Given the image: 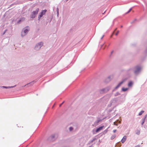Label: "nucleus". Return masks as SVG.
Listing matches in <instances>:
<instances>
[{"mask_svg":"<svg viewBox=\"0 0 147 147\" xmlns=\"http://www.w3.org/2000/svg\"><path fill=\"white\" fill-rule=\"evenodd\" d=\"M29 30V28L28 26H27L24 28L21 32V35L22 36H25L28 33Z\"/></svg>","mask_w":147,"mask_h":147,"instance_id":"obj_1","label":"nucleus"},{"mask_svg":"<svg viewBox=\"0 0 147 147\" xmlns=\"http://www.w3.org/2000/svg\"><path fill=\"white\" fill-rule=\"evenodd\" d=\"M39 8H37L35 11H34L32 12L30 15V17L32 18H35L36 15L38 14L39 11Z\"/></svg>","mask_w":147,"mask_h":147,"instance_id":"obj_2","label":"nucleus"},{"mask_svg":"<svg viewBox=\"0 0 147 147\" xmlns=\"http://www.w3.org/2000/svg\"><path fill=\"white\" fill-rule=\"evenodd\" d=\"M43 45V43L42 42H40L36 45L35 47V49L36 50L39 49Z\"/></svg>","mask_w":147,"mask_h":147,"instance_id":"obj_3","label":"nucleus"},{"mask_svg":"<svg viewBox=\"0 0 147 147\" xmlns=\"http://www.w3.org/2000/svg\"><path fill=\"white\" fill-rule=\"evenodd\" d=\"M47 11V10L45 9L42 11V12L40 13L38 16V19H40L43 16L45 15Z\"/></svg>","mask_w":147,"mask_h":147,"instance_id":"obj_4","label":"nucleus"},{"mask_svg":"<svg viewBox=\"0 0 147 147\" xmlns=\"http://www.w3.org/2000/svg\"><path fill=\"white\" fill-rule=\"evenodd\" d=\"M141 69L140 67L138 66L136 67V70L134 71V73L137 74L139 72Z\"/></svg>","mask_w":147,"mask_h":147,"instance_id":"obj_5","label":"nucleus"},{"mask_svg":"<svg viewBox=\"0 0 147 147\" xmlns=\"http://www.w3.org/2000/svg\"><path fill=\"white\" fill-rule=\"evenodd\" d=\"M104 127V126H103L99 127L96 129V132L97 133L99 131H100V130H102L103 128Z\"/></svg>","mask_w":147,"mask_h":147,"instance_id":"obj_6","label":"nucleus"},{"mask_svg":"<svg viewBox=\"0 0 147 147\" xmlns=\"http://www.w3.org/2000/svg\"><path fill=\"white\" fill-rule=\"evenodd\" d=\"M108 90H106L105 89H103L100 91V93H103L106 92L108 91Z\"/></svg>","mask_w":147,"mask_h":147,"instance_id":"obj_7","label":"nucleus"},{"mask_svg":"<svg viewBox=\"0 0 147 147\" xmlns=\"http://www.w3.org/2000/svg\"><path fill=\"white\" fill-rule=\"evenodd\" d=\"M127 139V137L126 136H124L122 139L121 140V142L122 143H123L126 141Z\"/></svg>","mask_w":147,"mask_h":147,"instance_id":"obj_8","label":"nucleus"},{"mask_svg":"<svg viewBox=\"0 0 147 147\" xmlns=\"http://www.w3.org/2000/svg\"><path fill=\"white\" fill-rule=\"evenodd\" d=\"M116 29H117V28H116V29H115L114 32L113 33V35L114 36H117L119 33V31H117L116 32H115V30H116Z\"/></svg>","mask_w":147,"mask_h":147,"instance_id":"obj_9","label":"nucleus"},{"mask_svg":"<svg viewBox=\"0 0 147 147\" xmlns=\"http://www.w3.org/2000/svg\"><path fill=\"white\" fill-rule=\"evenodd\" d=\"M123 82H122L119 83V84L115 87V88L117 89L118 88L121 86V85L123 84Z\"/></svg>","mask_w":147,"mask_h":147,"instance_id":"obj_10","label":"nucleus"},{"mask_svg":"<svg viewBox=\"0 0 147 147\" xmlns=\"http://www.w3.org/2000/svg\"><path fill=\"white\" fill-rule=\"evenodd\" d=\"M133 84V83L132 82H129V83L128 84V86L129 87H130Z\"/></svg>","mask_w":147,"mask_h":147,"instance_id":"obj_11","label":"nucleus"},{"mask_svg":"<svg viewBox=\"0 0 147 147\" xmlns=\"http://www.w3.org/2000/svg\"><path fill=\"white\" fill-rule=\"evenodd\" d=\"M136 133L137 134L139 135L140 133V131L139 130H137L136 131Z\"/></svg>","mask_w":147,"mask_h":147,"instance_id":"obj_12","label":"nucleus"},{"mask_svg":"<svg viewBox=\"0 0 147 147\" xmlns=\"http://www.w3.org/2000/svg\"><path fill=\"white\" fill-rule=\"evenodd\" d=\"M127 88H122V90L123 91H127Z\"/></svg>","mask_w":147,"mask_h":147,"instance_id":"obj_13","label":"nucleus"},{"mask_svg":"<svg viewBox=\"0 0 147 147\" xmlns=\"http://www.w3.org/2000/svg\"><path fill=\"white\" fill-rule=\"evenodd\" d=\"M144 112V111H142L139 113V115H142V114Z\"/></svg>","mask_w":147,"mask_h":147,"instance_id":"obj_14","label":"nucleus"},{"mask_svg":"<svg viewBox=\"0 0 147 147\" xmlns=\"http://www.w3.org/2000/svg\"><path fill=\"white\" fill-rule=\"evenodd\" d=\"M102 121V120L101 119H99V120H97L96 121V123H97V124H98V123L100 122V121Z\"/></svg>","mask_w":147,"mask_h":147,"instance_id":"obj_15","label":"nucleus"},{"mask_svg":"<svg viewBox=\"0 0 147 147\" xmlns=\"http://www.w3.org/2000/svg\"><path fill=\"white\" fill-rule=\"evenodd\" d=\"M120 94L118 92H117L115 94V96H118Z\"/></svg>","mask_w":147,"mask_h":147,"instance_id":"obj_16","label":"nucleus"},{"mask_svg":"<svg viewBox=\"0 0 147 147\" xmlns=\"http://www.w3.org/2000/svg\"><path fill=\"white\" fill-rule=\"evenodd\" d=\"M3 87L4 88H12L13 87L12 86H11V87H6V86H3Z\"/></svg>","mask_w":147,"mask_h":147,"instance_id":"obj_17","label":"nucleus"},{"mask_svg":"<svg viewBox=\"0 0 147 147\" xmlns=\"http://www.w3.org/2000/svg\"><path fill=\"white\" fill-rule=\"evenodd\" d=\"M114 124L115 125H118V124L117 123V122H116V121L115 122H114Z\"/></svg>","mask_w":147,"mask_h":147,"instance_id":"obj_18","label":"nucleus"},{"mask_svg":"<svg viewBox=\"0 0 147 147\" xmlns=\"http://www.w3.org/2000/svg\"><path fill=\"white\" fill-rule=\"evenodd\" d=\"M73 129V128L72 127H69V130L70 131H71Z\"/></svg>","mask_w":147,"mask_h":147,"instance_id":"obj_19","label":"nucleus"},{"mask_svg":"<svg viewBox=\"0 0 147 147\" xmlns=\"http://www.w3.org/2000/svg\"><path fill=\"white\" fill-rule=\"evenodd\" d=\"M131 9H129V10L128 11V12H127V13H129V12L131 11Z\"/></svg>","mask_w":147,"mask_h":147,"instance_id":"obj_20","label":"nucleus"},{"mask_svg":"<svg viewBox=\"0 0 147 147\" xmlns=\"http://www.w3.org/2000/svg\"><path fill=\"white\" fill-rule=\"evenodd\" d=\"M117 131V130L116 129H115L113 130V132L114 133H115Z\"/></svg>","mask_w":147,"mask_h":147,"instance_id":"obj_21","label":"nucleus"},{"mask_svg":"<svg viewBox=\"0 0 147 147\" xmlns=\"http://www.w3.org/2000/svg\"><path fill=\"white\" fill-rule=\"evenodd\" d=\"M64 103V102H63L61 104L59 105V107H60L61 106V105L63 104Z\"/></svg>","mask_w":147,"mask_h":147,"instance_id":"obj_22","label":"nucleus"},{"mask_svg":"<svg viewBox=\"0 0 147 147\" xmlns=\"http://www.w3.org/2000/svg\"><path fill=\"white\" fill-rule=\"evenodd\" d=\"M115 137V136L114 135V136H112V138H114Z\"/></svg>","mask_w":147,"mask_h":147,"instance_id":"obj_23","label":"nucleus"},{"mask_svg":"<svg viewBox=\"0 0 147 147\" xmlns=\"http://www.w3.org/2000/svg\"><path fill=\"white\" fill-rule=\"evenodd\" d=\"M144 122V121H143L142 123V125Z\"/></svg>","mask_w":147,"mask_h":147,"instance_id":"obj_24","label":"nucleus"},{"mask_svg":"<svg viewBox=\"0 0 147 147\" xmlns=\"http://www.w3.org/2000/svg\"><path fill=\"white\" fill-rule=\"evenodd\" d=\"M135 147H140V146H139L138 145H137V146H136Z\"/></svg>","mask_w":147,"mask_h":147,"instance_id":"obj_25","label":"nucleus"},{"mask_svg":"<svg viewBox=\"0 0 147 147\" xmlns=\"http://www.w3.org/2000/svg\"><path fill=\"white\" fill-rule=\"evenodd\" d=\"M25 19V18H22V19H23V20H24Z\"/></svg>","mask_w":147,"mask_h":147,"instance_id":"obj_26","label":"nucleus"},{"mask_svg":"<svg viewBox=\"0 0 147 147\" xmlns=\"http://www.w3.org/2000/svg\"><path fill=\"white\" fill-rule=\"evenodd\" d=\"M57 14H59V12H58V11H57Z\"/></svg>","mask_w":147,"mask_h":147,"instance_id":"obj_27","label":"nucleus"},{"mask_svg":"<svg viewBox=\"0 0 147 147\" xmlns=\"http://www.w3.org/2000/svg\"><path fill=\"white\" fill-rule=\"evenodd\" d=\"M146 117V115L145 116V118H144V120H145V118Z\"/></svg>","mask_w":147,"mask_h":147,"instance_id":"obj_28","label":"nucleus"},{"mask_svg":"<svg viewBox=\"0 0 147 147\" xmlns=\"http://www.w3.org/2000/svg\"><path fill=\"white\" fill-rule=\"evenodd\" d=\"M110 77H109L108 78L109 79H110Z\"/></svg>","mask_w":147,"mask_h":147,"instance_id":"obj_29","label":"nucleus"},{"mask_svg":"<svg viewBox=\"0 0 147 147\" xmlns=\"http://www.w3.org/2000/svg\"><path fill=\"white\" fill-rule=\"evenodd\" d=\"M122 27H123L122 26H121V28H122Z\"/></svg>","mask_w":147,"mask_h":147,"instance_id":"obj_30","label":"nucleus"},{"mask_svg":"<svg viewBox=\"0 0 147 147\" xmlns=\"http://www.w3.org/2000/svg\"><path fill=\"white\" fill-rule=\"evenodd\" d=\"M54 105H53V107H54Z\"/></svg>","mask_w":147,"mask_h":147,"instance_id":"obj_31","label":"nucleus"}]
</instances>
